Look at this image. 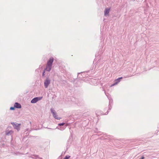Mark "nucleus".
Masks as SVG:
<instances>
[{
	"label": "nucleus",
	"mask_w": 159,
	"mask_h": 159,
	"mask_svg": "<svg viewBox=\"0 0 159 159\" xmlns=\"http://www.w3.org/2000/svg\"><path fill=\"white\" fill-rule=\"evenodd\" d=\"M107 108H106L105 109H104V110H107Z\"/></svg>",
	"instance_id": "obj_20"
},
{
	"label": "nucleus",
	"mask_w": 159,
	"mask_h": 159,
	"mask_svg": "<svg viewBox=\"0 0 159 159\" xmlns=\"http://www.w3.org/2000/svg\"><path fill=\"white\" fill-rule=\"evenodd\" d=\"M145 157L143 156H142L141 158L139 159H144Z\"/></svg>",
	"instance_id": "obj_18"
},
{
	"label": "nucleus",
	"mask_w": 159,
	"mask_h": 159,
	"mask_svg": "<svg viewBox=\"0 0 159 159\" xmlns=\"http://www.w3.org/2000/svg\"><path fill=\"white\" fill-rule=\"evenodd\" d=\"M14 132V131L12 130H6L5 131V134L7 135H11Z\"/></svg>",
	"instance_id": "obj_6"
},
{
	"label": "nucleus",
	"mask_w": 159,
	"mask_h": 159,
	"mask_svg": "<svg viewBox=\"0 0 159 159\" xmlns=\"http://www.w3.org/2000/svg\"><path fill=\"white\" fill-rule=\"evenodd\" d=\"M39 100H31V103H36Z\"/></svg>",
	"instance_id": "obj_11"
},
{
	"label": "nucleus",
	"mask_w": 159,
	"mask_h": 159,
	"mask_svg": "<svg viewBox=\"0 0 159 159\" xmlns=\"http://www.w3.org/2000/svg\"><path fill=\"white\" fill-rule=\"evenodd\" d=\"M122 79V77H120L118 78L117 79L115 80V83H116V84H117L120 81V80Z\"/></svg>",
	"instance_id": "obj_10"
},
{
	"label": "nucleus",
	"mask_w": 159,
	"mask_h": 159,
	"mask_svg": "<svg viewBox=\"0 0 159 159\" xmlns=\"http://www.w3.org/2000/svg\"><path fill=\"white\" fill-rule=\"evenodd\" d=\"M11 124L13 125L14 128L17 129L18 131L20 130V124H18L16 122H11Z\"/></svg>",
	"instance_id": "obj_2"
},
{
	"label": "nucleus",
	"mask_w": 159,
	"mask_h": 159,
	"mask_svg": "<svg viewBox=\"0 0 159 159\" xmlns=\"http://www.w3.org/2000/svg\"><path fill=\"white\" fill-rule=\"evenodd\" d=\"M53 60L54 59L53 57H51L49 60L48 61L47 64L52 66Z\"/></svg>",
	"instance_id": "obj_5"
},
{
	"label": "nucleus",
	"mask_w": 159,
	"mask_h": 159,
	"mask_svg": "<svg viewBox=\"0 0 159 159\" xmlns=\"http://www.w3.org/2000/svg\"><path fill=\"white\" fill-rule=\"evenodd\" d=\"M51 112L52 114L53 117L55 119L57 120H60L61 119L60 117H59L57 115V114L53 108H51L50 109Z\"/></svg>",
	"instance_id": "obj_1"
},
{
	"label": "nucleus",
	"mask_w": 159,
	"mask_h": 159,
	"mask_svg": "<svg viewBox=\"0 0 159 159\" xmlns=\"http://www.w3.org/2000/svg\"><path fill=\"white\" fill-rule=\"evenodd\" d=\"M97 113H98V112H97V113H96V114H97Z\"/></svg>",
	"instance_id": "obj_22"
},
{
	"label": "nucleus",
	"mask_w": 159,
	"mask_h": 159,
	"mask_svg": "<svg viewBox=\"0 0 159 159\" xmlns=\"http://www.w3.org/2000/svg\"><path fill=\"white\" fill-rule=\"evenodd\" d=\"M70 157V156L69 155H66L63 159H69Z\"/></svg>",
	"instance_id": "obj_14"
},
{
	"label": "nucleus",
	"mask_w": 159,
	"mask_h": 159,
	"mask_svg": "<svg viewBox=\"0 0 159 159\" xmlns=\"http://www.w3.org/2000/svg\"><path fill=\"white\" fill-rule=\"evenodd\" d=\"M44 73H45V72L44 71L43 72V76L44 75Z\"/></svg>",
	"instance_id": "obj_19"
},
{
	"label": "nucleus",
	"mask_w": 159,
	"mask_h": 159,
	"mask_svg": "<svg viewBox=\"0 0 159 159\" xmlns=\"http://www.w3.org/2000/svg\"><path fill=\"white\" fill-rule=\"evenodd\" d=\"M16 108L20 109L21 108V104L17 102H16L15 103L14 105Z\"/></svg>",
	"instance_id": "obj_4"
},
{
	"label": "nucleus",
	"mask_w": 159,
	"mask_h": 159,
	"mask_svg": "<svg viewBox=\"0 0 159 159\" xmlns=\"http://www.w3.org/2000/svg\"><path fill=\"white\" fill-rule=\"evenodd\" d=\"M116 85V83H114L113 84H112L111 86V87H112V86H115V85Z\"/></svg>",
	"instance_id": "obj_17"
},
{
	"label": "nucleus",
	"mask_w": 159,
	"mask_h": 159,
	"mask_svg": "<svg viewBox=\"0 0 159 159\" xmlns=\"http://www.w3.org/2000/svg\"><path fill=\"white\" fill-rule=\"evenodd\" d=\"M31 122H30V124H31Z\"/></svg>",
	"instance_id": "obj_21"
},
{
	"label": "nucleus",
	"mask_w": 159,
	"mask_h": 159,
	"mask_svg": "<svg viewBox=\"0 0 159 159\" xmlns=\"http://www.w3.org/2000/svg\"><path fill=\"white\" fill-rule=\"evenodd\" d=\"M112 108L111 106V105H109V109L108 110H107V111L104 114V115H107L108 114V113L109 112V111ZM100 114L101 115H103L104 114H103V112H101Z\"/></svg>",
	"instance_id": "obj_7"
},
{
	"label": "nucleus",
	"mask_w": 159,
	"mask_h": 159,
	"mask_svg": "<svg viewBox=\"0 0 159 159\" xmlns=\"http://www.w3.org/2000/svg\"><path fill=\"white\" fill-rule=\"evenodd\" d=\"M113 104V100H109V105H111L112 106Z\"/></svg>",
	"instance_id": "obj_13"
},
{
	"label": "nucleus",
	"mask_w": 159,
	"mask_h": 159,
	"mask_svg": "<svg viewBox=\"0 0 159 159\" xmlns=\"http://www.w3.org/2000/svg\"><path fill=\"white\" fill-rule=\"evenodd\" d=\"M16 108L15 106H14V107H10V110H14Z\"/></svg>",
	"instance_id": "obj_12"
},
{
	"label": "nucleus",
	"mask_w": 159,
	"mask_h": 159,
	"mask_svg": "<svg viewBox=\"0 0 159 159\" xmlns=\"http://www.w3.org/2000/svg\"><path fill=\"white\" fill-rule=\"evenodd\" d=\"M110 10V8H107L105 9L104 11V14L105 16L108 15L109 12Z\"/></svg>",
	"instance_id": "obj_9"
},
{
	"label": "nucleus",
	"mask_w": 159,
	"mask_h": 159,
	"mask_svg": "<svg viewBox=\"0 0 159 159\" xmlns=\"http://www.w3.org/2000/svg\"><path fill=\"white\" fill-rule=\"evenodd\" d=\"M65 124V123L62 122V123H59L58 124V125L59 126H61L64 125Z\"/></svg>",
	"instance_id": "obj_15"
},
{
	"label": "nucleus",
	"mask_w": 159,
	"mask_h": 159,
	"mask_svg": "<svg viewBox=\"0 0 159 159\" xmlns=\"http://www.w3.org/2000/svg\"><path fill=\"white\" fill-rule=\"evenodd\" d=\"M50 80H48V79H46L44 83V86L46 88H47L48 85L50 83Z\"/></svg>",
	"instance_id": "obj_3"
},
{
	"label": "nucleus",
	"mask_w": 159,
	"mask_h": 159,
	"mask_svg": "<svg viewBox=\"0 0 159 159\" xmlns=\"http://www.w3.org/2000/svg\"><path fill=\"white\" fill-rule=\"evenodd\" d=\"M51 67H52L51 66L47 64V65L46 66V68L45 70L47 71H49L50 70H51Z\"/></svg>",
	"instance_id": "obj_8"
},
{
	"label": "nucleus",
	"mask_w": 159,
	"mask_h": 159,
	"mask_svg": "<svg viewBox=\"0 0 159 159\" xmlns=\"http://www.w3.org/2000/svg\"><path fill=\"white\" fill-rule=\"evenodd\" d=\"M33 99H40V98L38 97H36L34 98Z\"/></svg>",
	"instance_id": "obj_16"
}]
</instances>
